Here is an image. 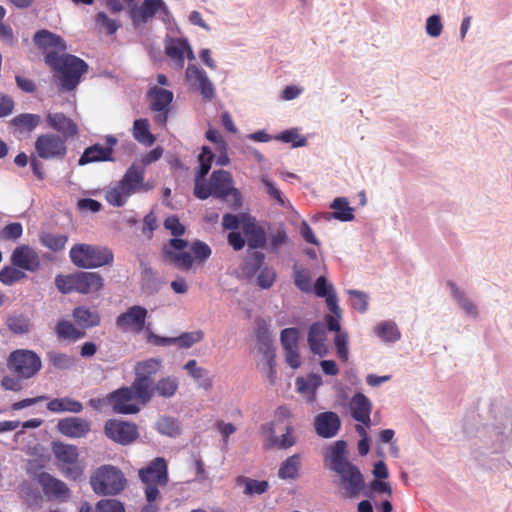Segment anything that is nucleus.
<instances>
[{
    "label": "nucleus",
    "instance_id": "obj_1",
    "mask_svg": "<svg viewBox=\"0 0 512 512\" xmlns=\"http://www.w3.org/2000/svg\"><path fill=\"white\" fill-rule=\"evenodd\" d=\"M324 466L335 475L334 484L342 498L356 499L366 489L361 469L349 460L347 443L335 441L324 453Z\"/></svg>",
    "mask_w": 512,
    "mask_h": 512
},
{
    "label": "nucleus",
    "instance_id": "obj_2",
    "mask_svg": "<svg viewBox=\"0 0 512 512\" xmlns=\"http://www.w3.org/2000/svg\"><path fill=\"white\" fill-rule=\"evenodd\" d=\"M45 63L54 71L59 88L68 92L78 86L82 75L88 71V64L81 58L72 54L59 55L56 51L46 53Z\"/></svg>",
    "mask_w": 512,
    "mask_h": 512
},
{
    "label": "nucleus",
    "instance_id": "obj_3",
    "mask_svg": "<svg viewBox=\"0 0 512 512\" xmlns=\"http://www.w3.org/2000/svg\"><path fill=\"white\" fill-rule=\"evenodd\" d=\"M71 262L78 268L94 269L112 265L114 253L107 246L78 243L69 251Z\"/></svg>",
    "mask_w": 512,
    "mask_h": 512
},
{
    "label": "nucleus",
    "instance_id": "obj_4",
    "mask_svg": "<svg viewBox=\"0 0 512 512\" xmlns=\"http://www.w3.org/2000/svg\"><path fill=\"white\" fill-rule=\"evenodd\" d=\"M55 285L63 294H90L103 288L104 279L98 272L77 271L68 275H57Z\"/></svg>",
    "mask_w": 512,
    "mask_h": 512
},
{
    "label": "nucleus",
    "instance_id": "obj_5",
    "mask_svg": "<svg viewBox=\"0 0 512 512\" xmlns=\"http://www.w3.org/2000/svg\"><path fill=\"white\" fill-rule=\"evenodd\" d=\"M90 484L97 495H118L126 486L122 471L112 465H103L90 476Z\"/></svg>",
    "mask_w": 512,
    "mask_h": 512
},
{
    "label": "nucleus",
    "instance_id": "obj_6",
    "mask_svg": "<svg viewBox=\"0 0 512 512\" xmlns=\"http://www.w3.org/2000/svg\"><path fill=\"white\" fill-rule=\"evenodd\" d=\"M487 437L486 445L493 453L504 451L512 442V412L506 411L496 416L487 427Z\"/></svg>",
    "mask_w": 512,
    "mask_h": 512
},
{
    "label": "nucleus",
    "instance_id": "obj_7",
    "mask_svg": "<svg viewBox=\"0 0 512 512\" xmlns=\"http://www.w3.org/2000/svg\"><path fill=\"white\" fill-rule=\"evenodd\" d=\"M8 369L22 379H30L38 374L42 368L40 356L28 349L12 351L7 359Z\"/></svg>",
    "mask_w": 512,
    "mask_h": 512
},
{
    "label": "nucleus",
    "instance_id": "obj_8",
    "mask_svg": "<svg viewBox=\"0 0 512 512\" xmlns=\"http://www.w3.org/2000/svg\"><path fill=\"white\" fill-rule=\"evenodd\" d=\"M35 150L42 159L62 160L67 154L66 140L53 133L41 134L35 141Z\"/></svg>",
    "mask_w": 512,
    "mask_h": 512
},
{
    "label": "nucleus",
    "instance_id": "obj_9",
    "mask_svg": "<svg viewBox=\"0 0 512 512\" xmlns=\"http://www.w3.org/2000/svg\"><path fill=\"white\" fill-rule=\"evenodd\" d=\"M104 433L110 440L123 446L132 444L139 437L138 426L135 423L120 419L106 421Z\"/></svg>",
    "mask_w": 512,
    "mask_h": 512
},
{
    "label": "nucleus",
    "instance_id": "obj_10",
    "mask_svg": "<svg viewBox=\"0 0 512 512\" xmlns=\"http://www.w3.org/2000/svg\"><path fill=\"white\" fill-rule=\"evenodd\" d=\"M185 80L192 89L201 94L204 101L210 102L215 98V86L204 69L195 64H189L185 71Z\"/></svg>",
    "mask_w": 512,
    "mask_h": 512
},
{
    "label": "nucleus",
    "instance_id": "obj_11",
    "mask_svg": "<svg viewBox=\"0 0 512 512\" xmlns=\"http://www.w3.org/2000/svg\"><path fill=\"white\" fill-rule=\"evenodd\" d=\"M148 311L145 307L134 305L116 317L115 324L121 331H131L135 334L146 329V318Z\"/></svg>",
    "mask_w": 512,
    "mask_h": 512
},
{
    "label": "nucleus",
    "instance_id": "obj_12",
    "mask_svg": "<svg viewBox=\"0 0 512 512\" xmlns=\"http://www.w3.org/2000/svg\"><path fill=\"white\" fill-rule=\"evenodd\" d=\"M11 263L15 267L29 272L38 271L41 264L37 251L25 244L14 249L11 255Z\"/></svg>",
    "mask_w": 512,
    "mask_h": 512
},
{
    "label": "nucleus",
    "instance_id": "obj_13",
    "mask_svg": "<svg viewBox=\"0 0 512 512\" xmlns=\"http://www.w3.org/2000/svg\"><path fill=\"white\" fill-rule=\"evenodd\" d=\"M161 0H143L141 5L133 4L128 10L134 28H140L147 24L154 16L158 14Z\"/></svg>",
    "mask_w": 512,
    "mask_h": 512
},
{
    "label": "nucleus",
    "instance_id": "obj_14",
    "mask_svg": "<svg viewBox=\"0 0 512 512\" xmlns=\"http://www.w3.org/2000/svg\"><path fill=\"white\" fill-rule=\"evenodd\" d=\"M139 478L145 484L166 485L168 473L165 459L157 457L152 460L145 468L139 470Z\"/></svg>",
    "mask_w": 512,
    "mask_h": 512
},
{
    "label": "nucleus",
    "instance_id": "obj_15",
    "mask_svg": "<svg viewBox=\"0 0 512 512\" xmlns=\"http://www.w3.org/2000/svg\"><path fill=\"white\" fill-rule=\"evenodd\" d=\"M108 399L116 413L129 415L136 414L140 410L139 406L132 402L135 397L129 387H122L113 391Z\"/></svg>",
    "mask_w": 512,
    "mask_h": 512
},
{
    "label": "nucleus",
    "instance_id": "obj_16",
    "mask_svg": "<svg viewBox=\"0 0 512 512\" xmlns=\"http://www.w3.org/2000/svg\"><path fill=\"white\" fill-rule=\"evenodd\" d=\"M327 332L326 326L321 321H316L309 326L307 334V343L312 354L319 357H325L328 354L326 345Z\"/></svg>",
    "mask_w": 512,
    "mask_h": 512
},
{
    "label": "nucleus",
    "instance_id": "obj_17",
    "mask_svg": "<svg viewBox=\"0 0 512 512\" xmlns=\"http://www.w3.org/2000/svg\"><path fill=\"white\" fill-rule=\"evenodd\" d=\"M48 126L57 131L63 139H73L78 134L77 124L61 112L51 113L46 116Z\"/></svg>",
    "mask_w": 512,
    "mask_h": 512
},
{
    "label": "nucleus",
    "instance_id": "obj_18",
    "mask_svg": "<svg viewBox=\"0 0 512 512\" xmlns=\"http://www.w3.org/2000/svg\"><path fill=\"white\" fill-rule=\"evenodd\" d=\"M315 431L322 438H332L337 435L341 420L337 413L326 411L315 417Z\"/></svg>",
    "mask_w": 512,
    "mask_h": 512
},
{
    "label": "nucleus",
    "instance_id": "obj_19",
    "mask_svg": "<svg viewBox=\"0 0 512 512\" xmlns=\"http://www.w3.org/2000/svg\"><path fill=\"white\" fill-rule=\"evenodd\" d=\"M59 432L70 438H83L91 430L90 421L80 417H67L58 422Z\"/></svg>",
    "mask_w": 512,
    "mask_h": 512
},
{
    "label": "nucleus",
    "instance_id": "obj_20",
    "mask_svg": "<svg viewBox=\"0 0 512 512\" xmlns=\"http://www.w3.org/2000/svg\"><path fill=\"white\" fill-rule=\"evenodd\" d=\"M234 181L231 173L226 170H215L210 176L213 196L218 199H226L231 193Z\"/></svg>",
    "mask_w": 512,
    "mask_h": 512
},
{
    "label": "nucleus",
    "instance_id": "obj_21",
    "mask_svg": "<svg viewBox=\"0 0 512 512\" xmlns=\"http://www.w3.org/2000/svg\"><path fill=\"white\" fill-rule=\"evenodd\" d=\"M38 481L44 494L48 497L64 498L69 494L67 485L63 481L51 476L49 473H41Z\"/></svg>",
    "mask_w": 512,
    "mask_h": 512
},
{
    "label": "nucleus",
    "instance_id": "obj_22",
    "mask_svg": "<svg viewBox=\"0 0 512 512\" xmlns=\"http://www.w3.org/2000/svg\"><path fill=\"white\" fill-rule=\"evenodd\" d=\"M113 150L104 148L103 145L96 143L84 149L78 160V165L85 166L94 162L113 161Z\"/></svg>",
    "mask_w": 512,
    "mask_h": 512
},
{
    "label": "nucleus",
    "instance_id": "obj_23",
    "mask_svg": "<svg viewBox=\"0 0 512 512\" xmlns=\"http://www.w3.org/2000/svg\"><path fill=\"white\" fill-rule=\"evenodd\" d=\"M242 230L250 249L265 248L267 243L266 233L261 226L255 223L254 220L248 219L244 222Z\"/></svg>",
    "mask_w": 512,
    "mask_h": 512
},
{
    "label": "nucleus",
    "instance_id": "obj_24",
    "mask_svg": "<svg viewBox=\"0 0 512 512\" xmlns=\"http://www.w3.org/2000/svg\"><path fill=\"white\" fill-rule=\"evenodd\" d=\"M447 287L450 289L451 296L458 307L470 318L478 317L477 305L466 295L465 291L460 289L455 282L448 281Z\"/></svg>",
    "mask_w": 512,
    "mask_h": 512
},
{
    "label": "nucleus",
    "instance_id": "obj_25",
    "mask_svg": "<svg viewBox=\"0 0 512 512\" xmlns=\"http://www.w3.org/2000/svg\"><path fill=\"white\" fill-rule=\"evenodd\" d=\"M187 44L186 38L166 37L164 41L165 54L173 62L176 69L184 67L183 48Z\"/></svg>",
    "mask_w": 512,
    "mask_h": 512
},
{
    "label": "nucleus",
    "instance_id": "obj_26",
    "mask_svg": "<svg viewBox=\"0 0 512 512\" xmlns=\"http://www.w3.org/2000/svg\"><path fill=\"white\" fill-rule=\"evenodd\" d=\"M295 384L299 393L307 397L309 401H314L316 391L322 384V377L317 373H310L305 377H298Z\"/></svg>",
    "mask_w": 512,
    "mask_h": 512
},
{
    "label": "nucleus",
    "instance_id": "obj_27",
    "mask_svg": "<svg viewBox=\"0 0 512 512\" xmlns=\"http://www.w3.org/2000/svg\"><path fill=\"white\" fill-rule=\"evenodd\" d=\"M148 97L151 100L150 108L153 111H164L169 110L174 95L170 90L154 86L148 90Z\"/></svg>",
    "mask_w": 512,
    "mask_h": 512
},
{
    "label": "nucleus",
    "instance_id": "obj_28",
    "mask_svg": "<svg viewBox=\"0 0 512 512\" xmlns=\"http://www.w3.org/2000/svg\"><path fill=\"white\" fill-rule=\"evenodd\" d=\"M33 40L40 49L55 48L58 51H65L67 49L64 39L48 30L36 32Z\"/></svg>",
    "mask_w": 512,
    "mask_h": 512
},
{
    "label": "nucleus",
    "instance_id": "obj_29",
    "mask_svg": "<svg viewBox=\"0 0 512 512\" xmlns=\"http://www.w3.org/2000/svg\"><path fill=\"white\" fill-rule=\"evenodd\" d=\"M73 318L82 329L96 327L101 322L100 314L97 310L89 309L85 306H79L73 310Z\"/></svg>",
    "mask_w": 512,
    "mask_h": 512
},
{
    "label": "nucleus",
    "instance_id": "obj_30",
    "mask_svg": "<svg viewBox=\"0 0 512 512\" xmlns=\"http://www.w3.org/2000/svg\"><path fill=\"white\" fill-rule=\"evenodd\" d=\"M350 413L354 420L362 421L372 411L371 400L361 392L353 395L349 403Z\"/></svg>",
    "mask_w": 512,
    "mask_h": 512
},
{
    "label": "nucleus",
    "instance_id": "obj_31",
    "mask_svg": "<svg viewBox=\"0 0 512 512\" xmlns=\"http://www.w3.org/2000/svg\"><path fill=\"white\" fill-rule=\"evenodd\" d=\"M163 258L166 262L173 264L177 269L189 270L193 266V257L189 252H176L169 247H163Z\"/></svg>",
    "mask_w": 512,
    "mask_h": 512
},
{
    "label": "nucleus",
    "instance_id": "obj_32",
    "mask_svg": "<svg viewBox=\"0 0 512 512\" xmlns=\"http://www.w3.org/2000/svg\"><path fill=\"white\" fill-rule=\"evenodd\" d=\"M145 168L140 164L133 163L122 177V184L129 188L132 193L139 192V186L144 180Z\"/></svg>",
    "mask_w": 512,
    "mask_h": 512
},
{
    "label": "nucleus",
    "instance_id": "obj_33",
    "mask_svg": "<svg viewBox=\"0 0 512 512\" xmlns=\"http://www.w3.org/2000/svg\"><path fill=\"white\" fill-rule=\"evenodd\" d=\"M41 122V117L38 114L22 113L13 117L10 124L19 133H30L35 130Z\"/></svg>",
    "mask_w": 512,
    "mask_h": 512
},
{
    "label": "nucleus",
    "instance_id": "obj_34",
    "mask_svg": "<svg viewBox=\"0 0 512 512\" xmlns=\"http://www.w3.org/2000/svg\"><path fill=\"white\" fill-rule=\"evenodd\" d=\"M47 409L50 412L62 413H80L83 410V405L80 401L74 400L69 397L54 398L47 403Z\"/></svg>",
    "mask_w": 512,
    "mask_h": 512
},
{
    "label": "nucleus",
    "instance_id": "obj_35",
    "mask_svg": "<svg viewBox=\"0 0 512 512\" xmlns=\"http://www.w3.org/2000/svg\"><path fill=\"white\" fill-rule=\"evenodd\" d=\"M131 195H133L132 191L122 184V180H120L114 186L109 187L105 197L109 204L115 207H122Z\"/></svg>",
    "mask_w": 512,
    "mask_h": 512
},
{
    "label": "nucleus",
    "instance_id": "obj_36",
    "mask_svg": "<svg viewBox=\"0 0 512 512\" xmlns=\"http://www.w3.org/2000/svg\"><path fill=\"white\" fill-rule=\"evenodd\" d=\"M300 468L301 456L299 454H293L281 463L278 470V477L282 480H295L299 476Z\"/></svg>",
    "mask_w": 512,
    "mask_h": 512
},
{
    "label": "nucleus",
    "instance_id": "obj_37",
    "mask_svg": "<svg viewBox=\"0 0 512 512\" xmlns=\"http://www.w3.org/2000/svg\"><path fill=\"white\" fill-rule=\"evenodd\" d=\"M155 430L161 435L176 438L181 434V424L178 419L170 416H160L155 423Z\"/></svg>",
    "mask_w": 512,
    "mask_h": 512
},
{
    "label": "nucleus",
    "instance_id": "obj_38",
    "mask_svg": "<svg viewBox=\"0 0 512 512\" xmlns=\"http://www.w3.org/2000/svg\"><path fill=\"white\" fill-rule=\"evenodd\" d=\"M129 388L132 389L135 399L139 400L143 404L148 403L154 395L153 381H147L135 377Z\"/></svg>",
    "mask_w": 512,
    "mask_h": 512
},
{
    "label": "nucleus",
    "instance_id": "obj_39",
    "mask_svg": "<svg viewBox=\"0 0 512 512\" xmlns=\"http://www.w3.org/2000/svg\"><path fill=\"white\" fill-rule=\"evenodd\" d=\"M52 451L55 457L63 463L74 464L78 460V449L74 445L54 442Z\"/></svg>",
    "mask_w": 512,
    "mask_h": 512
},
{
    "label": "nucleus",
    "instance_id": "obj_40",
    "mask_svg": "<svg viewBox=\"0 0 512 512\" xmlns=\"http://www.w3.org/2000/svg\"><path fill=\"white\" fill-rule=\"evenodd\" d=\"M133 137L139 143L145 146L154 144L156 138L149 130V122L147 119H136L133 123Z\"/></svg>",
    "mask_w": 512,
    "mask_h": 512
},
{
    "label": "nucleus",
    "instance_id": "obj_41",
    "mask_svg": "<svg viewBox=\"0 0 512 512\" xmlns=\"http://www.w3.org/2000/svg\"><path fill=\"white\" fill-rule=\"evenodd\" d=\"M236 483L238 486L244 487V494L248 496L264 494L269 488L266 480L259 481L246 476H238Z\"/></svg>",
    "mask_w": 512,
    "mask_h": 512
},
{
    "label": "nucleus",
    "instance_id": "obj_42",
    "mask_svg": "<svg viewBox=\"0 0 512 512\" xmlns=\"http://www.w3.org/2000/svg\"><path fill=\"white\" fill-rule=\"evenodd\" d=\"M160 366L161 361L154 358L139 362L135 366V377L147 381H153V376L157 374Z\"/></svg>",
    "mask_w": 512,
    "mask_h": 512
},
{
    "label": "nucleus",
    "instance_id": "obj_43",
    "mask_svg": "<svg viewBox=\"0 0 512 512\" xmlns=\"http://www.w3.org/2000/svg\"><path fill=\"white\" fill-rule=\"evenodd\" d=\"M330 207L334 210L332 217L342 222L352 221L354 219V209L349 206L346 198L338 197L333 200Z\"/></svg>",
    "mask_w": 512,
    "mask_h": 512
},
{
    "label": "nucleus",
    "instance_id": "obj_44",
    "mask_svg": "<svg viewBox=\"0 0 512 512\" xmlns=\"http://www.w3.org/2000/svg\"><path fill=\"white\" fill-rule=\"evenodd\" d=\"M376 335L384 342L394 343L401 338V333L393 321H383L375 328Z\"/></svg>",
    "mask_w": 512,
    "mask_h": 512
},
{
    "label": "nucleus",
    "instance_id": "obj_45",
    "mask_svg": "<svg viewBox=\"0 0 512 512\" xmlns=\"http://www.w3.org/2000/svg\"><path fill=\"white\" fill-rule=\"evenodd\" d=\"M56 334L60 339L79 340L86 336L83 330L77 329L70 321L60 320L56 325Z\"/></svg>",
    "mask_w": 512,
    "mask_h": 512
},
{
    "label": "nucleus",
    "instance_id": "obj_46",
    "mask_svg": "<svg viewBox=\"0 0 512 512\" xmlns=\"http://www.w3.org/2000/svg\"><path fill=\"white\" fill-rule=\"evenodd\" d=\"M178 387V379L174 376H167L154 385V392L163 398H171L176 394Z\"/></svg>",
    "mask_w": 512,
    "mask_h": 512
},
{
    "label": "nucleus",
    "instance_id": "obj_47",
    "mask_svg": "<svg viewBox=\"0 0 512 512\" xmlns=\"http://www.w3.org/2000/svg\"><path fill=\"white\" fill-rule=\"evenodd\" d=\"M8 329L14 334H27L31 329L30 319L24 314H12L7 318Z\"/></svg>",
    "mask_w": 512,
    "mask_h": 512
},
{
    "label": "nucleus",
    "instance_id": "obj_48",
    "mask_svg": "<svg viewBox=\"0 0 512 512\" xmlns=\"http://www.w3.org/2000/svg\"><path fill=\"white\" fill-rule=\"evenodd\" d=\"M68 241V237L63 234H54L50 232H45L40 235L41 244L52 250V251H60L64 249L66 243Z\"/></svg>",
    "mask_w": 512,
    "mask_h": 512
},
{
    "label": "nucleus",
    "instance_id": "obj_49",
    "mask_svg": "<svg viewBox=\"0 0 512 512\" xmlns=\"http://www.w3.org/2000/svg\"><path fill=\"white\" fill-rule=\"evenodd\" d=\"M26 273L14 265L4 266L0 270V282L6 286H11L18 281L26 278Z\"/></svg>",
    "mask_w": 512,
    "mask_h": 512
},
{
    "label": "nucleus",
    "instance_id": "obj_50",
    "mask_svg": "<svg viewBox=\"0 0 512 512\" xmlns=\"http://www.w3.org/2000/svg\"><path fill=\"white\" fill-rule=\"evenodd\" d=\"M256 340L258 343V350L264 356L270 355V353H275V350L272 346L270 333L265 326L258 327L256 332Z\"/></svg>",
    "mask_w": 512,
    "mask_h": 512
},
{
    "label": "nucleus",
    "instance_id": "obj_51",
    "mask_svg": "<svg viewBox=\"0 0 512 512\" xmlns=\"http://www.w3.org/2000/svg\"><path fill=\"white\" fill-rule=\"evenodd\" d=\"M204 338V332L202 330H196L191 332H184L178 337H174V344L180 348L189 349L194 344L200 342Z\"/></svg>",
    "mask_w": 512,
    "mask_h": 512
},
{
    "label": "nucleus",
    "instance_id": "obj_52",
    "mask_svg": "<svg viewBox=\"0 0 512 512\" xmlns=\"http://www.w3.org/2000/svg\"><path fill=\"white\" fill-rule=\"evenodd\" d=\"M214 157L215 156L211 149L207 146H204L202 148V152L198 156L199 167L195 176H198V178H205L211 169Z\"/></svg>",
    "mask_w": 512,
    "mask_h": 512
},
{
    "label": "nucleus",
    "instance_id": "obj_53",
    "mask_svg": "<svg viewBox=\"0 0 512 512\" xmlns=\"http://www.w3.org/2000/svg\"><path fill=\"white\" fill-rule=\"evenodd\" d=\"M275 139L284 143H291L293 148L304 147L307 144V139L299 136L297 128L285 130L275 136Z\"/></svg>",
    "mask_w": 512,
    "mask_h": 512
},
{
    "label": "nucleus",
    "instance_id": "obj_54",
    "mask_svg": "<svg viewBox=\"0 0 512 512\" xmlns=\"http://www.w3.org/2000/svg\"><path fill=\"white\" fill-rule=\"evenodd\" d=\"M49 362L57 369L66 370L74 366L75 360L72 356L61 352H49Z\"/></svg>",
    "mask_w": 512,
    "mask_h": 512
},
{
    "label": "nucleus",
    "instance_id": "obj_55",
    "mask_svg": "<svg viewBox=\"0 0 512 512\" xmlns=\"http://www.w3.org/2000/svg\"><path fill=\"white\" fill-rule=\"evenodd\" d=\"M293 278L294 284L299 290L303 292L311 291V278L307 270L300 269L295 265L293 267Z\"/></svg>",
    "mask_w": 512,
    "mask_h": 512
},
{
    "label": "nucleus",
    "instance_id": "obj_56",
    "mask_svg": "<svg viewBox=\"0 0 512 512\" xmlns=\"http://www.w3.org/2000/svg\"><path fill=\"white\" fill-rule=\"evenodd\" d=\"M280 342L283 350L296 348L299 344V331L297 328H285L280 333Z\"/></svg>",
    "mask_w": 512,
    "mask_h": 512
},
{
    "label": "nucleus",
    "instance_id": "obj_57",
    "mask_svg": "<svg viewBox=\"0 0 512 512\" xmlns=\"http://www.w3.org/2000/svg\"><path fill=\"white\" fill-rule=\"evenodd\" d=\"M348 340L349 336L346 331L335 334L334 345L336 353L339 359L344 362L347 361L349 357Z\"/></svg>",
    "mask_w": 512,
    "mask_h": 512
},
{
    "label": "nucleus",
    "instance_id": "obj_58",
    "mask_svg": "<svg viewBox=\"0 0 512 512\" xmlns=\"http://www.w3.org/2000/svg\"><path fill=\"white\" fill-rule=\"evenodd\" d=\"M276 280V272L273 268L263 267L257 275L256 283L262 289H269Z\"/></svg>",
    "mask_w": 512,
    "mask_h": 512
},
{
    "label": "nucleus",
    "instance_id": "obj_59",
    "mask_svg": "<svg viewBox=\"0 0 512 512\" xmlns=\"http://www.w3.org/2000/svg\"><path fill=\"white\" fill-rule=\"evenodd\" d=\"M248 219L251 218L248 217L246 214L235 215L231 213H226L222 217V226L226 230L235 231L240 227L241 223L243 224Z\"/></svg>",
    "mask_w": 512,
    "mask_h": 512
},
{
    "label": "nucleus",
    "instance_id": "obj_60",
    "mask_svg": "<svg viewBox=\"0 0 512 512\" xmlns=\"http://www.w3.org/2000/svg\"><path fill=\"white\" fill-rule=\"evenodd\" d=\"M425 30L430 37H439L443 31V23L440 15L433 14L429 16L426 20Z\"/></svg>",
    "mask_w": 512,
    "mask_h": 512
},
{
    "label": "nucleus",
    "instance_id": "obj_61",
    "mask_svg": "<svg viewBox=\"0 0 512 512\" xmlns=\"http://www.w3.org/2000/svg\"><path fill=\"white\" fill-rule=\"evenodd\" d=\"M194 195L200 200H206L211 195L213 196L212 186L210 183L207 184L205 182V178H198V176H195Z\"/></svg>",
    "mask_w": 512,
    "mask_h": 512
},
{
    "label": "nucleus",
    "instance_id": "obj_62",
    "mask_svg": "<svg viewBox=\"0 0 512 512\" xmlns=\"http://www.w3.org/2000/svg\"><path fill=\"white\" fill-rule=\"evenodd\" d=\"M352 296V307L360 313H365L368 309V296L359 290H349Z\"/></svg>",
    "mask_w": 512,
    "mask_h": 512
},
{
    "label": "nucleus",
    "instance_id": "obj_63",
    "mask_svg": "<svg viewBox=\"0 0 512 512\" xmlns=\"http://www.w3.org/2000/svg\"><path fill=\"white\" fill-rule=\"evenodd\" d=\"M23 227L19 222L6 225L0 232V237L5 240H17L22 236Z\"/></svg>",
    "mask_w": 512,
    "mask_h": 512
},
{
    "label": "nucleus",
    "instance_id": "obj_64",
    "mask_svg": "<svg viewBox=\"0 0 512 512\" xmlns=\"http://www.w3.org/2000/svg\"><path fill=\"white\" fill-rule=\"evenodd\" d=\"M98 512H125L124 505L116 499H102L97 503Z\"/></svg>",
    "mask_w": 512,
    "mask_h": 512
}]
</instances>
